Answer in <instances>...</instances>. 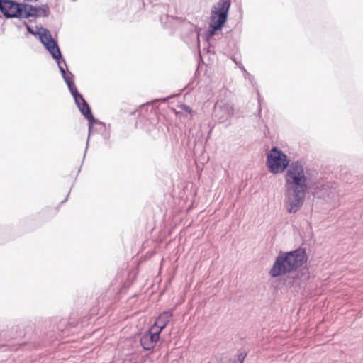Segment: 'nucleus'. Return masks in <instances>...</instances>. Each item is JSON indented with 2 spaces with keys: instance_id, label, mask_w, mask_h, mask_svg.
<instances>
[{
  "instance_id": "obj_4",
  "label": "nucleus",
  "mask_w": 363,
  "mask_h": 363,
  "mask_svg": "<svg viewBox=\"0 0 363 363\" xmlns=\"http://www.w3.org/2000/svg\"><path fill=\"white\" fill-rule=\"evenodd\" d=\"M267 164L270 172L278 174L286 169L289 165V160L281 151L273 147L267 155Z\"/></svg>"
},
{
  "instance_id": "obj_10",
  "label": "nucleus",
  "mask_w": 363,
  "mask_h": 363,
  "mask_svg": "<svg viewBox=\"0 0 363 363\" xmlns=\"http://www.w3.org/2000/svg\"><path fill=\"white\" fill-rule=\"evenodd\" d=\"M172 316V313L169 311H164L156 319L154 325L150 328H155L156 331L158 332L159 334H160L162 330L167 326V325L169 322Z\"/></svg>"
},
{
  "instance_id": "obj_3",
  "label": "nucleus",
  "mask_w": 363,
  "mask_h": 363,
  "mask_svg": "<svg viewBox=\"0 0 363 363\" xmlns=\"http://www.w3.org/2000/svg\"><path fill=\"white\" fill-rule=\"evenodd\" d=\"M230 4V0H220L213 7L209 24L210 35H213L216 30H221L227 21Z\"/></svg>"
},
{
  "instance_id": "obj_17",
  "label": "nucleus",
  "mask_w": 363,
  "mask_h": 363,
  "mask_svg": "<svg viewBox=\"0 0 363 363\" xmlns=\"http://www.w3.org/2000/svg\"><path fill=\"white\" fill-rule=\"evenodd\" d=\"M27 29H28V31L32 34H35V33L33 32V30L29 27L27 26Z\"/></svg>"
},
{
  "instance_id": "obj_7",
  "label": "nucleus",
  "mask_w": 363,
  "mask_h": 363,
  "mask_svg": "<svg viewBox=\"0 0 363 363\" xmlns=\"http://www.w3.org/2000/svg\"><path fill=\"white\" fill-rule=\"evenodd\" d=\"M21 4L10 0H0V11L6 17H19Z\"/></svg>"
},
{
  "instance_id": "obj_13",
  "label": "nucleus",
  "mask_w": 363,
  "mask_h": 363,
  "mask_svg": "<svg viewBox=\"0 0 363 363\" xmlns=\"http://www.w3.org/2000/svg\"><path fill=\"white\" fill-rule=\"evenodd\" d=\"M64 79L66 81L72 94L73 96L77 94L78 93V91H77V89L74 84L73 80L70 79H67L65 75H64Z\"/></svg>"
},
{
  "instance_id": "obj_12",
  "label": "nucleus",
  "mask_w": 363,
  "mask_h": 363,
  "mask_svg": "<svg viewBox=\"0 0 363 363\" xmlns=\"http://www.w3.org/2000/svg\"><path fill=\"white\" fill-rule=\"evenodd\" d=\"M82 113L89 120V123L92 124L95 121L91 113V109L86 101L78 105Z\"/></svg>"
},
{
  "instance_id": "obj_6",
  "label": "nucleus",
  "mask_w": 363,
  "mask_h": 363,
  "mask_svg": "<svg viewBox=\"0 0 363 363\" xmlns=\"http://www.w3.org/2000/svg\"><path fill=\"white\" fill-rule=\"evenodd\" d=\"M43 45L48 50L52 57L59 60L61 57V52L57 43L52 38L50 31L46 29H41L38 33Z\"/></svg>"
},
{
  "instance_id": "obj_16",
  "label": "nucleus",
  "mask_w": 363,
  "mask_h": 363,
  "mask_svg": "<svg viewBox=\"0 0 363 363\" xmlns=\"http://www.w3.org/2000/svg\"><path fill=\"white\" fill-rule=\"evenodd\" d=\"M245 357H246V354H240L238 355V359L240 361V363H242L243 362Z\"/></svg>"
},
{
  "instance_id": "obj_2",
  "label": "nucleus",
  "mask_w": 363,
  "mask_h": 363,
  "mask_svg": "<svg viewBox=\"0 0 363 363\" xmlns=\"http://www.w3.org/2000/svg\"><path fill=\"white\" fill-rule=\"evenodd\" d=\"M287 190L306 191L307 177L303 165L298 162L289 165L285 175Z\"/></svg>"
},
{
  "instance_id": "obj_5",
  "label": "nucleus",
  "mask_w": 363,
  "mask_h": 363,
  "mask_svg": "<svg viewBox=\"0 0 363 363\" xmlns=\"http://www.w3.org/2000/svg\"><path fill=\"white\" fill-rule=\"evenodd\" d=\"M306 191L287 190L285 206L289 213H296L302 206Z\"/></svg>"
},
{
  "instance_id": "obj_8",
  "label": "nucleus",
  "mask_w": 363,
  "mask_h": 363,
  "mask_svg": "<svg viewBox=\"0 0 363 363\" xmlns=\"http://www.w3.org/2000/svg\"><path fill=\"white\" fill-rule=\"evenodd\" d=\"M159 338L160 334L156 331L155 328H150L148 332L142 336L140 344L145 350H149L155 347Z\"/></svg>"
},
{
  "instance_id": "obj_9",
  "label": "nucleus",
  "mask_w": 363,
  "mask_h": 363,
  "mask_svg": "<svg viewBox=\"0 0 363 363\" xmlns=\"http://www.w3.org/2000/svg\"><path fill=\"white\" fill-rule=\"evenodd\" d=\"M20 9L21 14H19V17H35L39 13H42L43 16L47 15L46 9L41 7H34L27 4H21Z\"/></svg>"
},
{
  "instance_id": "obj_15",
  "label": "nucleus",
  "mask_w": 363,
  "mask_h": 363,
  "mask_svg": "<svg viewBox=\"0 0 363 363\" xmlns=\"http://www.w3.org/2000/svg\"><path fill=\"white\" fill-rule=\"evenodd\" d=\"M58 65H59V67H60V71L62 72L63 76L65 75L67 79H72L71 77H68V76H66L65 74V72L63 69V67H61L60 64V62H58Z\"/></svg>"
},
{
  "instance_id": "obj_1",
  "label": "nucleus",
  "mask_w": 363,
  "mask_h": 363,
  "mask_svg": "<svg viewBox=\"0 0 363 363\" xmlns=\"http://www.w3.org/2000/svg\"><path fill=\"white\" fill-rule=\"evenodd\" d=\"M307 256L303 249H297L286 253L280 254L270 270V275L276 277L289 273L301 267L306 262Z\"/></svg>"
},
{
  "instance_id": "obj_14",
  "label": "nucleus",
  "mask_w": 363,
  "mask_h": 363,
  "mask_svg": "<svg viewBox=\"0 0 363 363\" xmlns=\"http://www.w3.org/2000/svg\"><path fill=\"white\" fill-rule=\"evenodd\" d=\"M75 100V102L77 103V106L80 104H82L85 100L84 99L83 96L77 93V94L73 96Z\"/></svg>"
},
{
  "instance_id": "obj_11",
  "label": "nucleus",
  "mask_w": 363,
  "mask_h": 363,
  "mask_svg": "<svg viewBox=\"0 0 363 363\" xmlns=\"http://www.w3.org/2000/svg\"><path fill=\"white\" fill-rule=\"evenodd\" d=\"M215 110L220 115V118L223 120L230 118L234 114V108L232 104L230 103H223V104L215 106Z\"/></svg>"
},
{
  "instance_id": "obj_18",
  "label": "nucleus",
  "mask_w": 363,
  "mask_h": 363,
  "mask_svg": "<svg viewBox=\"0 0 363 363\" xmlns=\"http://www.w3.org/2000/svg\"><path fill=\"white\" fill-rule=\"evenodd\" d=\"M38 0H24L25 2H36Z\"/></svg>"
}]
</instances>
